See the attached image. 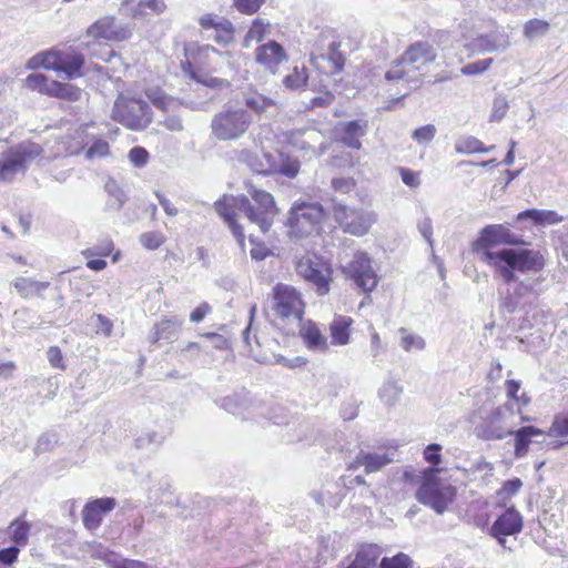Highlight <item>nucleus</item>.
I'll use <instances>...</instances> for the list:
<instances>
[{"instance_id":"f257e3e1","label":"nucleus","mask_w":568,"mask_h":568,"mask_svg":"<svg viewBox=\"0 0 568 568\" xmlns=\"http://www.w3.org/2000/svg\"><path fill=\"white\" fill-rule=\"evenodd\" d=\"M499 244L523 246L527 243L507 226L490 224L480 231L471 248L480 254V260L491 267L505 284L516 281L517 273L535 275L544 270L546 258L540 251L527 247H508L493 251V247Z\"/></svg>"},{"instance_id":"f03ea898","label":"nucleus","mask_w":568,"mask_h":568,"mask_svg":"<svg viewBox=\"0 0 568 568\" xmlns=\"http://www.w3.org/2000/svg\"><path fill=\"white\" fill-rule=\"evenodd\" d=\"M437 53L433 44L427 41L412 43L403 55L394 61L393 65L385 73L387 81H403L407 84V91L400 97L390 100L387 110L409 94L412 90L419 88L420 74L417 73L425 65L436 60Z\"/></svg>"},{"instance_id":"7ed1b4c3","label":"nucleus","mask_w":568,"mask_h":568,"mask_svg":"<svg viewBox=\"0 0 568 568\" xmlns=\"http://www.w3.org/2000/svg\"><path fill=\"white\" fill-rule=\"evenodd\" d=\"M247 194L239 195L236 200L237 211L253 224H256L263 233L268 232L277 214V207L273 195L253 184L246 185Z\"/></svg>"},{"instance_id":"20e7f679","label":"nucleus","mask_w":568,"mask_h":568,"mask_svg":"<svg viewBox=\"0 0 568 568\" xmlns=\"http://www.w3.org/2000/svg\"><path fill=\"white\" fill-rule=\"evenodd\" d=\"M252 123L253 116L248 111L227 106L212 118L211 132L219 141H236L245 135Z\"/></svg>"},{"instance_id":"39448f33","label":"nucleus","mask_w":568,"mask_h":568,"mask_svg":"<svg viewBox=\"0 0 568 568\" xmlns=\"http://www.w3.org/2000/svg\"><path fill=\"white\" fill-rule=\"evenodd\" d=\"M112 119L132 131H142L152 122V110L141 98L119 94L112 109Z\"/></svg>"},{"instance_id":"423d86ee","label":"nucleus","mask_w":568,"mask_h":568,"mask_svg":"<svg viewBox=\"0 0 568 568\" xmlns=\"http://www.w3.org/2000/svg\"><path fill=\"white\" fill-rule=\"evenodd\" d=\"M429 473L416 490L415 497L420 504L442 515L454 501L456 488L438 478L435 469H429Z\"/></svg>"},{"instance_id":"0eeeda50","label":"nucleus","mask_w":568,"mask_h":568,"mask_svg":"<svg viewBox=\"0 0 568 568\" xmlns=\"http://www.w3.org/2000/svg\"><path fill=\"white\" fill-rule=\"evenodd\" d=\"M42 152L40 144L27 141L0 153V183L12 181L19 173L23 174L27 166Z\"/></svg>"},{"instance_id":"6e6552de","label":"nucleus","mask_w":568,"mask_h":568,"mask_svg":"<svg viewBox=\"0 0 568 568\" xmlns=\"http://www.w3.org/2000/svg\"><path fill=\"white\" fill-rule=\"evenodd\" d=\"M296 273L315 290L317 295L324 296L331 290L333 268L329 262L314 253H307L297 260Z\"/></svg>"},{"instance_id":"1a4fd4ad","label":"nucleus","mask_w":568,"mask_h":568,"mask_svg":"<svg viewBox=\"0 0 568 568\" xmlns=\"http://www.w3.org/2000/svg\"><path fill=\"white\" fill-rule=\"evenodd\" d=\"M324 209L320 203L295 204L290 211V233L296 237L308 236L320 230Z\"/></svg>"},{"instance_id":"9d476101","label":"nucleus","mask_w":568,"mask_h":568,"mask_svg":"<svg viewBox=\"0 0 568 568\" xmlns=\"http://www.w3.org/2000/svg\"><path fill=\"white\" fill-rule=\"evenodd\" d=\"M514 415V404L506 403L496 407L483 423L476 427V434L485 440H499L514 433V426L507 424V418Z\"/></svg>"},{"instance_id":"9b49d317","label":"nucleus","mask_w":568,"mask_h":568,"mask_svg":"<svg viewBox=\"0 0 568 568\" xmlns=\"http://www.w3.org/2000/svg\"><path fill=\"white\" fill-rule=\"evenodd\" d=\"M333 214L343 231L355 236L365 235L376 222L374 212L355 210L341 203L334 204Z\"/></svg>"},{"instance_id":"f8f14e48","label":"nucleus","mask_w":568,"mask_h":568,"mask_svg":"<svg viewBox=\"0 0 568 568\" xmlns=\"http://www.w3.org/2000/svg\"><path fill=\"white\" fill-rule=\"evenodd\" d=\"M304 306L300 293L294 287L288 285L275 287L273 310L278 317L302 322Z\"/></svg>"},{"instance_id":"ddd939ff","label":"nucleus","mask_w":568,"mask_h":568,"mask_svg":"<svg viewBox=\"0 0 568 568\" xmlns=\"http://www.w3.org/2000/svg\"><path fill=\"white\" fill-rule=\"evenodd\" d=\"M344 273L365 293L372 292L377 286L378 280L372 267V261L364 252L354 254L353 260L344 266Z\"/></svg>"},{"instance_id":"4468645a","label":"nucleus","mask_w":568,"mask_h":568,"mask_svg":"<svg viewBox=\"0 0 568 568\" xmlns=\"http://www.w3.org/2000/svg\"><path fill=\"white\" fill-rule=\"evenodd\" d=\"M523 529V517L514 507L507 508L499 515L489 528V535L494 537L497 542L507 548V536H515Z\"/></svg>"},{"instance_id":"2eb2a0df","label":"nucleus","mask_w":568,"mask_h":568,"mask_svg":"<svg viewBox=\"0 0 568 568\" xmlns=\"http://www.w3.org/2000/svg\"><path fill=\"white\" fill-rule=\"evenodd\" d=\"M239 196L224 194L214 203V210L217 215L223 219L225 224L230 227L233 236L242 250L245 247L244 229L235 220V210H237L236 200Z\"/></svg>"},{"instance_id":"dca6fc26","label":"nucleus","mask_w":568,"mask_h":568,"mask_svg":"<svg viewBox=\"0 0 568 568\" xmlns=\"http://www.w3.org/2000/svg\"><path fill=\"white\" fill-rule=\"evenodd\" d=\"M199 23L204 31L210 32L207 39L221 45H227L234 39V26L225 18L206 13L199 19Z\"/></svg>"},{"instance_id":"f3484780","label":"nucleus","mask_w":568,"mask_h":568,"mask_svg":"<svg viewBox=\"0 0 568 568\" xmlns=\"http://www.w3.org/2000/svg\"><path fill=\"white\" fill-rule=\"evenodd\" d=\"M116 500L112 497H103L88 503L82 510L83 525L89 530L100 527L103 517L114 509Z\"/></svg>"},{"instance_id":"a211bd4d","label":"nucleus","mask_w":568,"mask_h":568,"mask_svg":"<svg viewBox=\"0 0 568 568\" xmlns=\"http://www.w3.org/2000/svg\"><path fill=\"white\" fill-rule=\"evenodd\" d=\"M255 60L265 70L276 73L280 64L287 61V54L278 42L272 40L256 48Z\"/></svg>"},{"instance_id":"6ab92c4d","label":"nucleus","mask_w":568,"mask_h":568,"mask_svg":"<svg viewBox=\"0 0 568 568\" xmlns=\"http://www.w3.org/2000/svg\"><path fill=\"white\" fill-rule=\"evenodd\" d=\"M88 36L93 39L124 41L131 37V31L128 28L115 24L112 17H103L95 21L88 29Z\"/></svg>"},{"instance_id":"aec40b11","label":"nucleus","mask_w":568,"mask_h":568,"mask_svg":"<svg viewBox=\"0 0 568 568\" xmlns=\"http://www.w3.org/2000/svg\"><path fill=\"white\" fill-rule=\"evenodd\" d=\"M368 130V122L366 120H353L341 123L338 129L339 141L355 150H359L362 146L361 138H363Z\"/></svg>"},{"instance_id":"412c9836","label":"nucleus","mask_w":568,"mask_h":568,"mask_svg":"<svg viewBox=\"0 0 568 568\" xmlns=\"http://www.w3.org/2000/svg\"><path fill=\"white\" fill-rule=\"evenodd\" d=\"M511 435L515 436V456L517 458H521L528 453L532 437H542V440L545 439V433L535 426H524L517 430L514 429Z\"/></svg>"},{"instance_id":"4be33fe9","label":"nucleus","mask_w":568,"mask_h":568,"mask_svg":"<svg viewBox=\"0 0 568 568\" xmlns=\"http://www.w3.org/2000/svg\"><path fill=\"white\" fill-rule=\"evenodd\" d=\"M390 462L392 458H389L387 454L359 452L354 464H352L349 468L355 469L363 466L366 473H375L388 465Z\"/></svg>"},{"instance_id":"5701e85b","label":"nucleus","mask_w":568,"mask_h":568,"mask_svg":"<svg viewBox=\"0 0 568 568\" xmlns=\"http://www.w3.org/2000/svg\"><path fill=\"white\" fill-rule=\"evenodd\" d=\"M60 64V72H63L68 79L79 78L82 75L81 69L84 64V57L75 50H64L61 51Z\"/></svg>"},{"instance_id":"b1692460","label":"nucleus","mask_w":568,"mask_h":568,"mask_svg":"<svg viewBox=\"0 0 568 568\" xmlns=\"http://www.w3.org/2000/svg\"><path fill=\"white\" fill-rule=\"evenodd\" d=\"M216 404L233 415H242L251 405L248 393L245 389L234 392L216 402Z\"/></svg>"},{"instance_id":"393cba45","label":"nucleus","mask_w":568,"mask_h":568,"mask_svg":"<svg viewBox=\"0 0 568 568\" xmlns=\"http://www.w3.org/2000/svg\"><path fill=\"white\" fill-rule=\"evenodd\" d=\"M12 285L22 298L33 295L43 298L42 292L50 286V282H40L31 277L19 276L12 281Z\"/></svg>"},{"instance_id":"a878e982","label":"nucleus","mask_w":568,"mask_h":568,"mask_svg":"<svg viewBox=\"0 0 568 568\" xmlns=\"http://www.w3.org/2000/svg\"><path fill=\"white\" fill-rule=\"evenodd\" d=\"M300 335L307 348L320 352L327 349L326 337L321 333L320 328L313 322L303 324L300 329Z\"/></svg>"},{"instance_id":"bb28decb","label":"nucleus","mask_w":568,"mask_h":568,"mask_svg":"<svg viewBox=\"0 0 568 568\" xmlns=\"http://www.w3.org/2000/svg\"><path fill=\"white\" fill-rule=\"evenodd\" d=\"M520 273H517V280L511 281L510 283H514V287L511 288L513 294L520 300L521 302H526L525 298L529 294L538 295L540 290V284L545 281V277L542 276H527L523 280H519L518 275Z\"/></svg>"},{"instance_id":"cd10ccee","label":"nucleus","mask_w":568,"mask_h":568,"mask_svg":"<svg viewBox=\"0 0 568 568\" xmlns=\"http://www.w3.org/2000/svg\"><path fill=\"white\" fill-rule=\"evenodd\" d=\"M300 161L297 159L278 153L277 155L272 154L271 169L272 174H282L286 178L293 179L300 172Z\"/></svg>"},{"instance_id":"c85d7f7f","label":"nucleus","mask_w":568,"mask_h":568,"mask_svg":"<svg viewBox=\"0 0 568 568\" xmlns=\"http://www.w3.org/2000/svg\"><path fill=\"white\" fill-rule=\"evenodd\" d=\"M531 220L536 225H554L562 221V217L552 210L528 209L517 215V221Z\"/></svg>"},{"instance_id":"c756f323","label":"nucleus","mask_w":568,"mask_h":568,"mask_svg":"<svg viewBox=\"0 0 568 568\" xmlns=\"http://www.w3.org/2000/svg\"><path fill=\"white\" fill-rule=\"evenodd\" d=\"M475 44L480 52L490 53L507 49L510 45V41L507 34L495 32L478 37Z\"/></svg>"},{"instance_id":"7c9ffc66","label":"nucleus","mask_w":568,"mask_h":568,"mask_svg":"<svg viewBox=\"0 0 568 568\" xmlns=\"http://www.w3.org/2000/svg\"><path fill=\"white\" fill-rule=\"evenodd\" d=\"M264 160H260L256 154L252 153L248 150H241L237 154V160L240 162L246 163L254 172L268 175L272 174L271 169V153L263 154Z\"/></svg>"},{"instance_id":"2f4dec72","label":"nucleus","mask_w":568,"mask_h":568,"mask_svg":"<svg viewBox=\"0 0 568 568\" xmlns=\"http://www.w3.org/2000/svg\"><path fill=\"white\" fill-rule=\"evenodd\" d=\"M242 102L248 110L258 115L275 105L272 98L253 90L243 93Z\"/></svg>"},{"instance_id":"473e14b6","label":"nucleus","mask_w":568,"mask_h":568,"mask_svg":"<svg viewBox=\"0 0 568 568\" xmlns=\"http://www.w3.org/2000/svg\"><path fill=\"white\" fill-rule=\"evenodd\" d=\"M353 320L348 316L337 315L329 324L332 344L346 345L349 341V327Z\"/></svg>"},{"instance_id":"72a5a7b5","label":"nucleus","mask_w":568,"mask_h":568,"mask_svg":"<svg viewBox=\"0 0 568 568\" xmlns=\"http://www.w3.org/2000/svg\"><path fill=\"white\" fill-rule=\"evenodd\" d=\"M61 51L62 50H50V51L38 53L28 61V67L29 68L42 67L47 70H53V71L60 72Z\"/></svg>"},{"instance_id":"f704fd0d","label":"nucleus","mask_w":568,"mask_h":568,"mask_svg":"<svg viewBox=\"0 0 568 568\" xmlns=\"http://www.w3.org/2000/svg\"><path fill=\"white\" fill-rule=\"evenodd\" d=\"M48 95L74 102L80 100L82 90L71 83H62L52 80L48 90Z\"/></svg>"},{"instance_id":"c9c22d12","label":"nucleus","mask_w":568,"mask_h":568,"mask_svg":"<svg viewBox=\"0 0 568 568\" xmlns=\"http://www.w3.org/2000/svg\"><path fill=\"white\" fill-rule=\"evenodd\" d=\"M495 146L491 145L486 148L483 142L477 138L468 135L460 136L455 142V151L457 153L470 154V153H485L493 150Z\"/></svg>"},{"instance_id":"e433bc0d","label":"nucleus","mask_w":568,"mask_h":568,"mask_svg":"<svg viewBox=\"0 0 568 568\" xmlns=\"http://www.w3.org/2000/svg\"><path fill=\"white\" fill-rule=\"evenodd\" d=\"M148 99L152 104L164 112L174 111L179 105V101L172 97L166 95L159 89H150L146 91Z\"/></svg>"},{"instance_id":"4c0bfd02","label":"nucleus","mask_w":568,"mask_h":568,"mask_svg":"<svg viewBox=\"0 0 568 568\" xmlns=\"http://www.w3.org/2000/svg\"><path fill=\"white\" fill-rule=\"evenodd\" d=\"M271 24L263 19H255L243 39V47L250 48L252 42H261L270 32Z\"/></svg>"},{"instance_id":"58836bf2","label":"nucleus","mask_w":568,"mask_h":568,"mask_svg":"<svg viewBox=\"0 0 568 568\" xmlns=\"http://www.w3.org/2000/svg\"><path fill=\"white\" fill-rule=\"evenodd\" d=\"M104 189L110 196V200L106 203L108 207L110 210L120 211L126 201V196H125L124 192L120 189L118 183L112 179L106 181Z\"/></svg>"},{"instance_id":"ea45409f","label":"nucleus","mask_w":568,"mask_h":568,"mask_svg":"<svg viewBox=\"0 0 568 568\" xmlns=\"http://www.w3.org/2000/svg\"><path fill=\"white\" fill-rule=\"evenodd\" d=\"M402 392V386L396 382H386L379 388L378 396L385 405L393 406L399 399Z\"/></svg>"},{"instance_id":"a19ab883","label":"nucleus","mask_w":568,"mask_h":568,"mask_svg":"<svg viewBox=\"0 0 568 568\" xmlns=\"http://www.w3.org/2000/svg\"><path fill=\"white\" fill-rule=\"evenodd\" d=\"M296 133L302 138V141L298 144L302 150H314L315 143H320L321 148L323 146L322 140L324 136L321 131L308 128L298 130Z\"/></svg>"},{"instance_id":"79ce46f5","label":"nucleus","mask_w":568,"mask_h":568,"mask_svg":"<svg viewBox=\"0 0 568 568\" xmlns=\"http://www.w3.org/2000/svg\"><path fill=\"white\" fill-rule=\"evenodd\" d=\"M550 24L542 19L528 20L524 26V36L529 39H536L545 36L549 31Z\"/></svg>"},{"instance_id":"37998d69","label":"nucleus","mask_w":568,"mask_h":568,"mask_svg":"<svg viewBox=\"0 0 568 568\" xmlns=\"http://www.w3.org/2000/svg\"><path fill=\"white\" fill-rule=\"evenodd\" d=\"M525 304L526 302H521L515 296V294H513L510 287H508L506 292L500 293L499 306L504 313L514 314L515 312L523 310Z\"/></svg>"},{"instance_id":"c03bdc74","label":"nucleus","mask_w":568,"mask_h":568,"mask_svg":"<svg viewBox=\"0 0 568 568\" xmlns=\"http://www.w3.org/2000/svg\"><path fill=\"white\" fill-rule=\"evenodd\" d=\"M308 75L306 73V68L303 67L302 69H298L297 67L294 68L293 72L291 74H287L283 79V83L286 88L292 90L302 89L307 85Z\"/></svg>"},{"instance_id":"a18cd8bd","label":"nucleus","mask_w":568,"mask_h":568,"mask_svg":"<svg viewBox=\"0 0 568 568\" xmlns=\"http://www.w3.org/2000/svg\"><path fill=\"white\" fill-rule=\"evenodd\" d=\"M182 325V320L176 317L171 320H163L160 323L155 324L158 329L160 331V336L164 341H171L176 336L178 331Z\"/></svg>"},{"instance_id":"49530a36","label":"nucleus","mask_w":568,"mask_h":568,"mask_svg":"<svg viewBox=\"0 0 568 568\" xmlns=\"http://www.w3.org/2000/svg\"><path fill=\"white\" fill-rule=\"evenodd\" d=\"M51 81L44 74L31 73L26 79V88L48 95Z\"/></svg>"},{"instance_id":"de8ad7c7","label":"nucleus","mask_w":568,"mask_h":568,"mask_svg":"<svg viewBox=\"0 0 568 568\" xmlns=\"http://www.w3.org/2000/svg\"><path fill=\"white\" fill-rule=\"evenodd\" d=\"M341 44L337 42H332L328 45V50L326 53L327 60L332 63L331 73H338L343 70L345 58L343 53L339 51Z\"/></svg>"},{"instance_id":"09e8293b","label":"nucleus","mask_w":568,"mask_h":568,"mask_svg":"<svg viewBox=\"0 0 568 568\" xmlns=\"http://www.w3.org/2000/svg\"><path fill=\"white\" fill-rule=\"evenodd\" d=\"M413 560L404 552H398L393 557H384L381 560L379 568H412Z\"/></svg>"},{"instance_id":"8fccbe9b","label":"nucleus","mask_w":568,"mask_h":568,"mask_svg":"<svg viewBox=\"0 0 568 568\" xmlns=\"http://www.w3.org/2000/svg\"><path fill=\"white\" fill-rule=\"evenodd\" d=\"M399 332L402 334H404L400 339V346L406 352H409L412 349L422 351L425 348L426 342L422 336L415 335V334H408L405 328H400Z\"/></svg>"},{"instance_id":"3c124183","label":"nucleus","mask_w":568,"mask_h":568,"mask_svg":"<svg viewBox=\"0 0 568 568\" xmlns=\"http://www.w3.org/2000/svg\"><path fill=\"white\" fill-rule=\"evenodd\" d=\"M250 331H251V326L248 325L244 331H243V339L245 342V344L248 346L251 353L253 354V356L255 357L256 361L258 362H263V363H276V364H284L286 366H292L291 364H288V361L282 356V355H273V361L266 356H262L260 355L258 353H255L254 348L252 347V344H251V337H250Z\"/></svg>"},{"instance_id":"603ef678","label":"nucleus","mask_w":568,"mask_h":568,"mask_svg":"<svg viewBox=\"0 0 568 568\" xmlns=\"http://www.w3.org/2000/svg\"><path fill=\"white\" fill-rule=\"evenodd\" d=\"M139 241L143 247L156 250L164 243L165 237L161 232L153 231L141 234Z\"/></svg>"},{"instance_id":"864d4df0","label":"nucleus","mask_w":568,"mask_h":568,"mask_svg":"<svg viewBox=\"0 0 568 568\" xmlns=\"http://www.w3.org/2000/svg\"><path fill=\"white\" fill-rule=\"evenodd\" d=\"M549 436L560 437L568 443V414L556 416L548 432Z\"/></svg>"},{"instance_id":"5fc2aeb1","label":"nucleus","mask_w":568,"mask_h":568,"mask_svg":"<svg viewBox=\"0 0 568 568\" xmlns=\"http://www.w3.org/2000/svg\"><path fill=\"white\" fill-rule=\"evenodd\" d=\"M493 61H494L493 58L478 60V61H475V62L464 65L460 71L465 75L480 74L489 69Z\"/></svg>"},{"instance_id":"6e6d98bb","label":"nucleus","mask_w":568,"mask_h":568,"mask_svg":"<svg viewBox=\"0 0 568 568\" xmlns=\"http://www.w3.org/2000/svg\"><path fill=\"white\" fill-rule=\"evenodd\" d=\"M250 243L253 245L250 255L254 261H263L267 256L272 255V251L265 246L264 243L258 242L254 236H250Z\"/></svg>"},{"instance_id":"4d7b16f0","label":"nucleus","mask_w":568,"mask_h":568,"mask_svg":"<svg viewBox=\"0 0 568 568\" xmlns=\"http://www.w3.org/2000/svg\"><path fill=\"white\" fill-rule=\"evenodd\" d=\"M509 105L505 97L498 95L495 98L493 103V110L490 114V121L498 122L507 113Z\"/></svg>"},{"instance_id":"13d9d810","label":"nucleus","mask_w":568,"mask_h":568,"mask_svg":"<svg viewBox=\"0 0 568 568\" xmlns=\"http://www.w3.org/2000/svg\"><path fill=\"white\" fill-rule=\"evenodd\" d=\"M436 134V128L433 124H427L416 129L412 138L419 144L430 142Z\"/></svg>"},{"instance_id":"bf43d9fd","label":"nucleus","mask_w":568,"mask_h":568,"mask_svg":"<svg viewBox=\"0 0 568 568\" xmlns=\"http://www.w3.org/2000/svg\"><path fill=\"white\" fill-rule=\"evenodd\" d=\"M264 2L265 0H234V7L244 14H253Z\"/></svg>"},{"instance_id":"052dcab7","label":"nucleus","mask_w":568,"mask_h":568,"mask_svg":"<svg viewBox=\"0 0 568 568\" xmlns=\"http://www.w3.org/2000/svg\"><path fill=\"white\" fill-rule=\"evenodd\" d=\"M58 443V437L53 433L42 434L37 443L36 453L41 454L51 450Z\"/></svg>"},{"instance_id":"680f3d73","label":"nucleus","mask_w":568,"mask_h":568,"mask_svg":"<svg viewBox=\"0 0 568 568\" xmlns=\"http://www.w3.org/2000/svg\"><path fill=\"white\" fill-rule=\"evenodd\" d=\"M129 160L136 168H143L149 160L148 151L142 146H134L129 152Z\"/></svg>"},{"instance_id":"e2e57ef3","label":"nucleus","mask_w":568,"mask_h":568,"mask_svg":"<svg viewBox=\"0 0 568 568\" xmlns=\"http://www.w3.org/2000/svg\"><path fill=\"white\" fill-rule=\"evenodd\" d=\"M12 539L18 545H26L30 532V525L26 521L13 524Z\"/></svg>"},{"instance_id":"0e129e2a","label":"nucleus","mask_w":568,"mask_h":568,"mask_svg":"<svg viewBox=\"0 0 568 568\" xmlns=\"http://www.w3.org/2000/svg\"><path fill=\"white\" fill-rule=\"evenodd\" d=\"M417 229H418L419 233L422 234V236L425 239V241L428 243L430 248L433 250V246H434L433 222H432L430 217L426 216V217L422 219L417 223Z\"/></svg>"},{"instance_id":"69168bd1","label":"nucleus","mask_w":568,"mask_h":568,"mask_svg":"<svg viewBox=\"0 0 568 568\" xmlns=\"http://www.w3.org/2000/svg\"><path fill=\"white\" fill-rule=\"evenodd\" d=\"M442 446L439 444H429L424 449V458L432 465H439L442 463L440 455Z\"/></svg>"},{"instance_id":"338daca9","label":"nucleus","mask_w":568,"mask_h":568,"mask_svg":"<svg viewBox=\"0 0 568 568\" xmlns=\"http://www.w3.org/2000/svg\"><path fill=\"white\" fill-rule=\"evenodd\" d=\"M114 248V244L111 239L104 237L92 248L88 250L92 255L109 256Z\"/></svg>"},{"instance_id":"774afa93","label":"nucleus","mask_w":568,"mask_h":568,"mask_svg":"<svg viewBox=\"0 0 568 568\" xmlns=\"http://www.w3.org/2000/svg\"><path fill=\"white\" fill-rule=\"evenodd\" d=\"M334 191L347 194L355 187V181L351 178H335L332 180Z\"/></svg>"}]
</instances>
